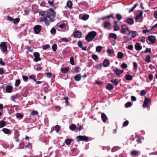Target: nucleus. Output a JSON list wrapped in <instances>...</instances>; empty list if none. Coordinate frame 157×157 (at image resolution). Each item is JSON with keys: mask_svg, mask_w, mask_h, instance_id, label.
Masks as SVG:
<instances>
[{"mask_svg": "<svg viewBox=\"0 0 157 157\" xmlns=\"http://www.w3.org/2000/svg\"><path fill=\"white\" fill-rule=\"evenodd\" d=\"M2 131L4 133L6 134H8L10 133V130L6 128H3L2 129Z\"/></svg>", "mask_w": 157, "mask_h": 157, "instance_id": "obj_29", "label": "nucleus"}, {"mask_svg": "<svg viewBox=\"0 0 157 157\" xmlns=\"http://www.w3.org/2000/svg\"><path fill=\"white\" fill-rule=\"evenodd\" d=\"M50 32H51V33L52 34H55L56 33V30L55 28H52V29L50 31Z\"/></svg>", "mask_w": 157, "mask_h": 157, "instance_id": "obj_57", "label": "nucleus"}, {"mask_svg": "<svg viewBox=\"0 0 157 157\" xmlns=\"http://www.w3.org/2000/svg\"><path fill=\"white\" fill-rule=\"evenodd\" d=\"M29 77L30 79H31L32 80H33L34 82L36 81V79L35 78L34 75H31L29 76Z\"/></svg>", "mask_w": 157, "mask_h": 157, "instance_id": "obj_56", "label": "nucleus"}, {"mask_svg": "<svg viewBox=\"0 0 157 157\" xmlns=\"http://www.w3.org/2000/svg\"><path fill=\"white\" fill-rule=\"evenodd\" d=\"M37 12L39 13L40 15L43 16L40 18V22H44L45 24L46 25H49L50 23L49 21L47 20L46 16V12L44 11H38Z\"/></svg>", "mask_w": 157, "mask_h": 157, "instance_id": "obj_1", "label": "nucleus"}, {"mask_svg": "<svg viewBox=\"0 0 157 157\" xmlns=\"http://www.w3.org/2000/svg\"><path fill=\"white\" fill-rule=\"evenodd\" d=\"M60 40H62L61 41H64L65 42H67L69 41V40L66 37L64 38H61Z\"/></svg>", "mask_w": 157, "mask_h": 157, "instance_id": "obj_48", "label": "nucleus"}, {"mask_svg": "<svg viewBox=\"0 0 157 157\" xmlns=\"http://www.w3.org/2000/svg\"><path fill=\"white\" fill-rule=\"evenodd\" d=\"M82 76L80 74H78L76 75L74 77L75 80L76 81H79L80 80Z\"/></svg>", "mask_w": 157, "mask_h": 157, "instance_id": "obj_19", "label": "nucleus"}, {"mask_svg": "<svg viewBox=\"0 0 157 157\" xmlns=\"http://www.w3.org/2000/svg\"><path fill=\"white\" fill-rule=\"evenodd\" d=\"M20 21V19L18 18H17L14 19L13 21V23L14 24H16L18 23Z\"/></svg>", "mask_w": 157, "mask_h": 157, "instance_id": "obj_49", "label": "nucleus"}, {"mask_svg": "<svg viewBox=\"0 0 157 157\" xmlns=\"http://www.w3.org/2000/svg\"><path fill=\"white\" fill-rule=\"evenodd\" d=\"M57 48V46L56 44H53L52 46V50L54 52H55Z\"/></svg>", "mask_w": 157, "mask_h": 157, "instance_id": "obj_36", "label": "nucleus"}, {"mask_svg": "<svg viewBox=\"0 0 157 157\" xmlns=\"http://www.w3.org/2000/svg\"><path fill=\"white\" fill-rule=\"evenodd\" d=\"M132 103L130 102H128L125 105V106L126 107H128L131 106Z\"/></svg>", "mask_w": 157, "mask_h": 157, "instance_id": "obj_51", "label": "nucleus"}, {"mask_svg": "<svg viewBox=\"0 0 157 157\" xmlns=\"http://www.w3.org/2000/svg\"><path fill=\"white\" fill-rule=\"evenodd\" d=\"M115 69L113 70L114 72L116 74V75L119 76L121 74L123 73L124 70L119 69L117 67L115 68Z\"/></svg>", "mask_w": 157, "mask_h": 157, "instance_id": "obj_10", "label": "nucleus"}, {"mask_svg": "<svg viewBox=\"0 0 157 157\" xmlns=\"http://www.w3.org/2000/svg\"><path fill=\"white\" fill-rule=\"evenodd\" d=\"M148 40L152 44H153L155 42V37L153 36H149L147 37Z\"/></svg>", "mask_w": 157, "mask_h": 157, "instance_id": "obj_12", "label": "nucleus"}, {"mask_svg": "<svg viewBox=\"0 0 157 157\" xmlns=\"http://www.w3.org/2000/svg\"><path fill=\"white\" fill-rule=\"evenodd\" d=\"M77 141H79L82 140L87 141L89 139V138L85 136H78L76 137Z\"/></svg>", "mask_w": 157, "mask_h": 157, "instance_id": "obj_6", "label": "nucleus"}, {"mask_svg": "<svg viewBox=\"0 0 157 157\" xmlns=\"http://www.w3.org/2000/svg\"><path fill=\"white\" fill-rule=\"evenodd\" d=\"M151 57L149 55H147L146 57L145 61L148 63H149L151 61Z\"/></svg>", "mask_w": 157, "mask_h": 157, "instance_id": "obj_42", "label": "nucleus"}, {"mask_svg": "<svg viewBox=\"0 0 157 157\" xmlns=\"http://www.w3.org/2000/svg\"><path fill=\"white\" fill-rule=\"evenodd\" d=\"M72 2L70 0L68 1L67 3V6L71 9L72 8Z\"/></svg>", "mask_w": 157, "mask_h": 157, "instance_id": "obj_25", "label": "nucleus"}, {"mask_svg": "<svg viewBox=\"0 0 157 157\" xmlns=\"http://www.w3.org/2000/svg\"><path fill=\"white\" fill-rule=\"evenodd\" d=\"M97 35V33L94 31L89 32L85 36V39L88 42L91 41Z\"/></svg>", "mask_w": 157, "mask_h": 157, "instance_id": "obj_3", "label": "nucleus"}, {"mask_svg": "<svg viewBox=\"0 0 157 157\" xmlns=\"http://www.w3.org/2000/svg\"><path fill=\"white\" fill-rule=\"evenodd\" d=\"M124 56L123 53L121 52H119L117 53V57L119 59H122Z\"/></svg>", "mask_w": 157, "mask_h": 157, "instance_id": "obj_28", "label": "nucleus"}, {"mask_svg": "<svg viewBox=\"0 0 157 157\" xmlns=\"http://www.w3.org/2000/svg\"><path fill=\"white\" fill-rule=\"evenodd\" d=\"M71 139H67L65 140V144L67 145H69L70 144L71 142Z\"/></svg>", "mask_w": 157, "mask_h": 157, "instance_id": "obj_34", "label": "nucleus"}, {"mask_svg": "<svg viewBox=\"0 0 157 157\" xmlns=\"http://www.w3.org/2000/svg\"><path fill=\"white\" fill-rule=\"evenodd\" d=\"M121 67L124 68L126 69L127 67V65L124 63H123L121 65Z\"/></svg>", "mask_w": 157, "mask_h": 157, "instance_id": "obj_55", "label": "nucleus"}, {"mask_svg": "<svg viewBox=\"0 0 157 157\" xmlns=\"http://www.w3.org/2000/svg\"><path fill=\"white\" fill-rule=\"evenodd\" d=\"M76 125L74 124H72L69 126L70 129L72 131H73L75 129H76Z\"/></svg>", "mask_w": 157, "mask_h": 157, "instance_id": "obj_32", "label": "nucleus"}, {"mask_svg": "<svg viewBox=\"0 0 157 157\" xmlns=\"http://www.w3.org/2000/svg\"><path fill=\"white\" fill-rule=\"evenodd\" d=\"M78 45L80 48H82V41L79 40L78 42Z\"/></svg>", "mask_w": 157, "mask_h": 157, "instance_id": "obj_58", "label": "nucleus"}, {"mask_svg": "<svg viewBox=\"0 0 157 157\" xmlns=\"http://www.w3.org/2000/svg\"><path fill=\"white\" fill-rule=\"evenodd\" d=\"M117 80V79H114L110 80V81L113 83L115 86H117L118 83Z\"/></svg>", "mask_w": 157, "mask_h": 157, "instance_id": "obj_27", "label": "nucleus"}, {"mask_svg": "<svg viewBox=\"0 0 157 157\" xmlns=\"http://www.w3.org/2000/svg\"><path fill=\"white\" fill-rule=\"evenodd\" d=\"M109 60L107 59H105L103 63V66L104 67H108L109 65Z\"/></svg>", "mask_w": 157, "mask_h": 157, "instance_id": "obj_16", "label": "nucleus"}, {"mask_svg": "<svg viewBox=\"0 0 157 157\" xmlns=\"http://www.w3.org/2000/svg\"><path fill=\"white\" fill-rule=\"evenodd\" d=\"M143 15V12L141 11L139 14H137L135 17V20L137 21Z\"/></svg>", "mask_w": 157, "mask_h": 157, "instance_id": "obj_21", "label": "nucleus"}, {"mask_svg": "<svg viewBox=\"0 0 157 157\" xmlns=\"http://www.w3.org/2000/svg\"><path fill=\"white\" fill-rule=\"evenodd\" d=\"M50 47V46L48 44H46L44 45L42 47V48L43 50H45Z\"/></svg>", "mask_w": 157, "mask_h": 157, "instance_id": "obj_40", "label": "nucleus"}, {"mask_svg": "<svg viewBox=\"0 0 157 157\" xmlns=\"http://www.w3.org/2000/svg\"><path fill=\"white\" fill-rule=\"evenodd\" d=\"M148 52H151V49L150 48H146V50L144 51V53H147Z\"/></svg>", "mask_w": 157, "mask_h": 157, "instance_id": "obj_54", "label": "nucleus"}, {"mask_svg": "<svg viewBox=\"0 0 157 157\" xmlns=\"http://www.w3.org/2000/svg\"><path fill=\"white\" fill-rule=\"evenodd\" d=\"M116 17L117 20L120 21L122 18V15L120 13H117L116 15Z\"/></svg>", "mask_w": 157, "mask_h": 157, "instance_id": "obj_35", "label": "nucleus"}, {"mask_svg": "<svg viewBox=\"0 0 157 157\" xmlns=\"http://www.w3.org/2000/svg\"><path fill=\"white\" fill-rule=\"evenodd\" d=\"M13 89V87L12 86L9 85L7 86L6 87V91L8 93H11Z\"/></svg>", "mask_w": 157, "mask_h": 157, "instance_id": "obj_20", "label": "nucleus"}, {"mask_svg": "<svg viewBox=\"0 0 157 157\" xmlns=\"http://www.w3.org/2000/svg\"><path fill=\"white\" fill-rule=\"evenodd\" d=\"M17 97L16 96H12L11 97L10 99L12 101H13L14 102L15 101V99L17 98Z\"/></svg>", "mask_w": 157, "mask_h": 157, "instance_id": "obj_64", "label": "nucleus"}, {"mask_svg": "<svg viewBox=\"0 0 157 157\" xmlns=\"http://www.w3.org/2000/svg\"><path fill=\"white\" fill-rule=\"evenodd\" d=\"M109 37L111 38H113L115 40L117 38V36L116 34L114 33H111L109 34Z\"/></svg>", "mask_w": 157, "mask_h": 157, "instance_id": "obj_22", "label": "nucleus"}, {"mask_svg": "<svg viewBox=\"0 0 157 157\" xmlns=\"http://www.w3.org/2000/svg\"><path fill=\"white\" fill-rule=\"evenodd\" d=\"M133 68L135 70H136L137 67V64L136 62H133Z\"/></svg>", "mask_w": 157, "mask_h": 157, "instance_id": "obj_59", "label": "nucleus"}, {"mask_svg": "<svg viewBox=\"0 0 157 157\" xmlns=\"http://www.w3.org/2000/svg\"><path fill=\"white\" fill-rule=\"evenodd\" d=\"M56 13L52 9H50L47 12V17L49 19V22H52L54 21V18L56 16Z\"/></svg>", "mask_w": 157, "mask_h": 157, "instance_id": "obj_2", "label": "nucleus"}, {"mask_svg": "<svg viewBox=\"0 0 157 157\" xmlns=\"http://www.w3.org/2000/svg\"><path fill=\"white\" fill-rule=\"evenodd\" d=\"M0 47H1L2 50L4 52H6L7 51V47L5 42H2L1 43Z\"/></svg>", "mask_w": 157, "mask_h": 157, "instance_id": "obj_11", "label": "nucleus"}, {"mask_svg": "<svg viewBox=\"0 0 157 157\" xmlns=\"http://www.w3.org/2000/svg\"><path fill=\"white\" fill-rule=\"evenodd\" d=\"M126 22L129 25H132L134 23V20L132 18L129 17L126 19Z\"/></svg>", "mask_w": 157, "mask_h": 157, "instance_id": "obj_15", "label": "nucleus"}, {"mask_svg": "<svg viewBox=\"0 0 157 157\" xmlns=\"http://www.w3.org/2000/svg\"><path fill=\"white\" fill-rule=\"evenodd\" d=\"M135 49L137 51H140L142 49V47L140 45L139 43L137 42L136 43L135 46Z\"/></svg>", "mask_w": 157, "mask_h": 157, "instance_id": "obj_18", "label": "nucleus"}, {"mask_svg": "<svg viewBox=\"0 0 157 157\" xmlns=\"http://www.w3.org/2000/svg\"><path fill=\"white\" fill-rule=\"evenodd\" d=\"M69 68L68 67H63L61 69V72L63 73H66L68 71Z\"/></svg>", "mask_w": 157, "mask_h": 157, "instance_id": "obj_23", "label": "nucleus"}, {"mask_svg": "<svg viewBox=\"0 0 157 157\" xmlns=\"http://www.w3.org/2000/svg\"><path fill=\"white\" fill-rule=\"evenodd\" d=\"M41 27L40 25H36L33 28L35 33L36 34H38L41 30Z\"/></svg>", "mask_w": 157, "mask_h": 157, "instance_id": "obj_9", "label": "nucleus"}, {"mask_svg": "<svg viewBox=\"0 0 157 157\" xmlns=\"http://www.w3.org/2000/svg\"><path fill=\"white\" fill-rule=\"evenodd\" d=\"M70 63L72 65H74V58L73 57H71L70 58Z\"/></svg>", "mask_w": 157, "mask_h": 157, "instance_id": "obj_43", "label": "nucleus"}, {"mask_svg": "<svg viewBox=\"0 0 157 157\" xmlns=\"http://www.w3.org/2000/svg\"><path fill=\"white\" fill-rule=\"evenodd\" d=\"M130 33H132V36L130 38H129L128 36H124L123 37V38L125 40L124 42H127V41L131 40L132 38H134L136 37L137 35V32L136 31H130Z\"/></svg>", "mask_w": 157, "mask_h": 157, "instance_id": "obj_4", "label": "nucleus"}, {"mask_svg": "<svg viewBox=\"0 0 157 157\" xmlns=\"http://www.w3.org/2000/svg\"><path fill=\"white\" fill-rule=\"evenodd\" d=\"M101 118L103 122L105 123L106 122L107 118L104 113H101Z\"/></svg>", "mask_w": 157, "mask_h": 157, "instance_id": "obj_17", "label": "nucleus"}, {"mask_svg": "<svg viewBox=\"0 0 157 157\" xmlns=\"http://www.w3.org/2000/svg\"><path fill=\"white\" fill-rule=\"evenodd\" d=\"M147 93L144 90H143L141 91L140 95L141 96H144Z\"/></svg>", "mask_w": 157, "mask_h": 157, "instance_id": "obj_53", "label": "nucleus"}, {"mask_svg": "<svg viewBox=\"0 0 157 157\" xmlns=\"http://www.w3.org/2000/svg\"><path fill=\"white\" fill-rule=\"evenodd\" d=\"M16 117L17 118H22L23 117V116L20 113H17L16 114Z\"/></svg>", "mask_w": 157, "mask_h": 157, "instance_id": "obj_46", "label": "nucleus"}, {"mask_svg": "<svg viewBox=\"0 0 157 157\" xmlns=\"http://www.w3.org/2000/svg\"><path fill=\"white\" fill-rule=\"evenodd\" d=\"M22 78L23 80L25 82H26L28 79V77L25 75L22 76Z\"/></svg>", "mask_w": 157, "mask_h": 157, "instance_id": "obj_61", "label": "nucleus"}, {"mask_svg": "<svg viewBox=\"0 0 157 157\" xmlns=\"http://www.w3.org/2000/svg\"><path fill=\"white\" fill-rule=\"evenodd\" d=\"M125 79L128 80H131L132 79V76L129 74L125 75Z\"/></svg>", "mask_w": 157, "mask_h": 157, "instance_id": "obj_30", "label": "nucleus"}, {"mask_svg": "<svg viewBox=\"0 0 157 157\" xmlns=\"http://www.w3.org/2000/svg\"><path fill=\"white\" fill-rule=\"evenodd\" d=\"M63 99L65 100V103L66 104V105H67L69 103V101H68V97H65L63 98Z\"/></svg>", "mask_w": 157, "mask_h": 157, "instance_id": "obj_45", "label": "nucleus"}, {"mask_svg": "<svg viewBox=\"0 0 157 157\" xmlns=\"http://www.w3.org/2000/svg\"><path fill=\"white\" fill-rule=\"evenodd\" d=\"M82 34L81 32L79 30H77L73 32L71 36H73L74 37L80 38L82 37Z\"/></svg>", "mask_w": 157, "mask_h": 157, "instance_id": "obj_5", "label": "nucleus"}, {"mask_svg": "<svg viewBox=\"0 0 157 157\" xmlns=\"http://www.w3.org/2000/svg\"><path fill=\"white\" fill-rule=\"evenodd\" d=\"M33 55L35 57V58L34 59V60L35 61L37 62L38 61H40L41 60V58L40 57V54L38 52H34L33 53Z\"/></svg>", "mask_w": 157, "mask_h": 157, "instance_id": "obj_8", "label": "nucleus"}, {"mask_svg": "<svg viewBox=\"0 0 157 157\" xmlns=\"http://www.w3.org/2000/svg\"><path fill=\"white\" fill-rule=\"evenodd\" d=\"M55 128L56 132L58 133L60 127L58 125H56L55 126Z\"/></svg>", "mask_w": 157, "mask_h": 157, "instance_id": "obj_47", "label": "nucleus"}, {"mask_svg": "<svg viewBox=\"0 0 157 157\" xmlns=\"http://www.w3.org/2000/svg\"><path fill=\"white\" fill-rule=\"evenodd\" d=\"M137 6V4H135L134 5V6L132 8L130 9V10L129 11V13H130L132 12L134 10V9Z\"/></svg>", "mask_w": 157, "mask_h": 157, "instance_id": "obj_52", "label": "nucleus"}, {"mask_svg": "<svg viewBox=\"0 0 157 157\" xmlns=\"http://www.w3.org/2000/svg\"><path fill=\"white\" fill-rule=\"evenodd\" d=\"M89 17V15L85 14L82 16V19L84 21H86L88 19Z\"/></svg>", "mask_w": 157, "mask_h": 157, "instance_id": "obj_31", "label": "nucleus"}, {"mask_svg": "<svg viewBox=\"0 0 157 157\" xmlns=\"http://www.w3.org/2000/svg\"><path fill=\"white\" fill-rule=\"evenodd\" d=\"M81 68L78 66H77L75 67L74 69V72L75 73H78L80 71Z\"/></svg>", "mask_w": 157, "mask_h": 157, "instance_id": "obj_39", "label": "nucleus"}, {"mask_svg": "<svg viewBox=\"0 0 157 157\" xmlns=\"http://www.w3.org/2000/svg\"><path fill=\"white\" fill-rule=\"evenodd\" d=\"M120 32L122 34H126L127 35H129L130 34V30L127 27L126 29H124V31H122V29H121Z\"/></svg>", "mask_w": 157, "mask_h": 157, "instance_id": "obj_13", "label": "nucleus"}, {"mask_svg": "<svg viewBox=\"0 0 157 157\" xmlns=\"http://www.w3.org/2000/svg\"><path fill=\"white\" fill-rule=\"evenodd\" d=\"M111 25V24L110 22L106 21L104 23L103 27L105 28H107Z\"/></svg>", "mask_w": 157, "mask_h": 157, "instance_id": "obj_24", "label": "nucleus"}, {"mask_svg": "<svg viewBox=\"0 0 157 157\" xmlns=\"http://www.w3.org/2000/svg\"><path fill=\"white\" fill-rule=\"evenodd\" d=\"M107 52L109 54H112L113 53V51L109 49L107 50Z\"/></svg>", "mask_w": 157, "mask_h": 157, "instance_id": "obj_63", "label": "nucleus"}, {"mask_svg": "<svg viewBox=\"0 0 157 157\" xmlns=\"http://www.w3.org/2000/svg\"><path fill=\"white\" fill-rule=\"evenodd\" d=\"M92 58L93 59H94V60H96L98 58V56L97 55L94 54H93L92 55Z\"/></svg>", "mask_w": 157, "mask_h": 157, "instance_id": "obj_50", "label": "nucleus"}, {"mask_svg": "<svg viewBox=\"0 0 157 157\" xmlns=\"http://www.w3.org/2000/svg\"><path fill=\"white\" fill-rule=\"evenodd\" d=\"M38 114V112L36 110L32 111L30 113V116H34L37 115Z\"/></svg>", "mask_w": 157, "mask_h": 157, "instance_id": "obj_37", "label": "nucleus"}, {"mask_svg": "<svg viewBox=\"0 0 157 157\" xmlns=\"http://www.w3.org/2000/svg\"><path fill=\"white\" fill-rule=\"evenodd\" d=\"M102 49V47L100 46H97L96 48V50L98 52H101Z\"/></svg>", "mask_w": 157, "mask_h": 157, "instance_id": "obj_38", "label": "nucleus"}, {"mask_svg": "<svg viewBox=\"0 0 157 157\" xmlns=\"http://www.w3.org/2000/svg\"><path fill=\"white\" fill-rule=\"evenodd\" d=\"M130 154L132 157H138L140 154V151L138 150H133L131 151Z\"/></svg>", "mask_w": 157, "mask_h": 157, "instance_id": "obj_7", "label": "nucleus"}, {"mask_svg": "<svg viewBox=\"0 0 157 157\" xmlns=\"http://www.w3.org/2000/svg\"><path fill=\"white\" fill-rule=\"evenodd\" d=\"M66 24L63 23L61 24H60L59 25V27L61 28H64L66 27Z\"/></svg>", "mask_w": 157, "mask_h": 157, "instance_id": "obj_44", "label": "nucleus"}, {"mask_svg": "<svg viewBox=\"0 0 157 157\" xmlns=\"http://www.w3.org/2000/svg\"><path fill=\"white\" fill-rule=\"evenodd\" d=\"M6 125V122L5 121H0V128L4 127Z\"/></svg>", "mask_w": 157, "mask_h": 157, "instance_id": "obj_33", "label": "nucleus"}, {"mask_svg": "<svg viewBox=\"0 0 157 157\" xmlns=\"http://www.w3.org/2000/svg\"><path fill=\"white\" fill-rule=\"evenodd\" d=\"M128 123L129 122L128 121H125L124 122L123 124V126L124 127L128 125Z\"/></svg>", "mask_w": 157, "mask_h": 157, "instance_id": "obj_60", "label": "nucleus"}, {"mask_svg": "<svg viewBox=\"0 0 157 157\" xmlns=\"http://www.w3.org/2000/svg\"><path fill=\"white\" fill-rule=\"evenodd\" d=\"M114 31H119L120 29V27L117 24V22L116 21H114Z\"/></svg>", "mask_w": 157, "mask_h": 157, "instance_id": "obj_14", "label": "nucleus"}, {"mask_svg": "<svg viewBox=\"0 0 157 157\" xmlns=\"http://www.w3.org/2000/svg\"><path fill=\"white\" fill-rule=\"evenodd\" d=\"M102 64L101 63L98 64L96 66V68L97 69L101 70L102 67Z\"/></svg>", "mask_w": 157, "mask_h": 157, "instance_id": "obj_62", "label": "nucleus"}, {"mask_svg": "<svg viewBox=\"0 0 157 157\" xmlns=\"http://www.w3.org/2000/svg\"><path fill=\"white\" fill-rule=\"evenodd\" d=\"M21 83L20 80V79H17L16 80L15 83V86L16 87L19 86V84Z\"/></svg>", "mask_w": 157, "mask_h": 157, "instance_id": "obj_41", "label": "nucleus"}, {"mask_svg": "<svg viewBox=\"0 0 157 157\" xmlns=\"http://www.w3.org/2000/svg\"><path fill=\"white\" fill-rule=\"evenodd\" d=\"M113 88V86L110 83H108L106 86V88L109 90H111Z\"/></svg>", "mask_w": 157, "mask_h": 157, "instance_id": "obj_26", "label": "nucleus"}]
</instances>
